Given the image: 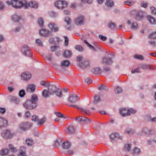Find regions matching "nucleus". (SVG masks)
Wrapping results in <instances>:
<instances>
[{
    "label": "nucleus",
    "instance_id": "f257e3e1",
    "mask_svg": "<svg viewBox=\"0 0 156 156\" xmlns=\"http://www.w3.org/2000/svg\"><path fill=\"white\" fill-rule=\"evenodd\" d=\"M78 96L75 94H71L69 96L68 99L69 103L67 105L69 106L74 108H76L80 110L82 114H83V113H85L87 114H90V112L89 110L82 108L79 107L75 104V103L78 101Z\"/></svg>",
    "mask_w": 156,
    "mask_h": 156
},
{
    "label": "nucleus",
    "instance_id": "f03ea898",
    "mask_svg": "<svg viewBox=\"0 0 156 156\" xmlns=\"http://www.w3.org/2000/svg\"><path fill=\"white\" fill-rule=\"evenodd\" d=\"M38 100L37 96L35 94H33L31 96L30 100L27 101L24 103V106L27 109H34L37 107V103Z\"/></svg>",
    "mask_w": 156,
    "mask_h": 156
},
{
    "label": "nucleus",
    "instance_id": "7ed1b4c3",
    "mask_svg": "<svg viewBox=\"0 0 156 156\" xmlns=\"http://www.w3.org/2000/svg\"><path fill=\"white\" fill-rule=\"evenodd\" d=\"M6 3L9 5H11L13 7L16 9L20 8L22 7H27L26 5V0H22L19 1L18 0H12L11 2L7 1Z\"/></svg>",
    "mask_w": 156,
    "mask_h": 156
},
{
    "label": "nucleus",
    "instance_id": "20e7f679",
    "mask_svg": "<svg viewBox=\"0 0 156 156\" xmlns=\"http://www.w3.org/2000/svg\"><path fill=\"white\" fill-rule=\"evenodd\" d=\"M77 60L79 62V65L82 68L84 69L89 65V62L87 60L84 59L81 56H79L77 57Z\"/></svg>",
    "mask_w": 156,
    "mask_h": 156
},
{
    "label": "nucleus",
    "instance_id": "39448f33",
    "mask_svg": "<svg viewBox=\"0 0 156 156\" xmlns=\"http://www.w3.org/2000/svg\"><path fill=\"white\" fill-rule=\"evenodd\" d=\"M14 135V133H12L9 129H6L3 130L1 133L2 136L6 140L12 138Z\"/></svg>",
    "mask_w": 156,
    "mask_h": 156
},
{
    "label": "nucleus",
    "instance_id": "423d86ee",
    "mask_svg": "<svg viewBox=\"0 0 156 156\" xmlns=\"http://www.w3.org/2000/svg\"><path fill=\"white\" fill-rule=\"evenodd\" d=\"M67 2L66 1L59 0L55 2V6L57 8L62 9L67 6Z\"/></svg>",
    "mask_w": 156,
    "mask_h": 156
},
{
    "label": "nucleus",
    "instance_id": "0eeeda50",
    "mask_svg": "<svg viewBox=\"0 0 156 156\" xmlns=\"http://www.w3.org/2000/svg\"><path fill=\"white\" fill-rule=\"evenodd\" d=\"M32 125V123L30 122H25L20 124L19 127L20 130L25 131L30 128Z\"/></svg>",
    "mask_w": 156,
    "mask_h": 156
},
{
    "label": "nucleus",
    "instance_id": "6e6552de",
    "mask_svg": "<svg viewBox=\"0 0 156 156\" xmlns=\"http://www.w3.org/2000/svg\"><path fill=\"white\" fill-rule=\"evenodd\" d=\"M76 121L80 123L89 124L91 122L90 120L88 118L82 116H79L76 118Z\"/></svg>",
    "mask_w": 156,
    "mask_h": 156
},
{
    "label": "nucleus",
    "instance_id": "1a4fd4ad",
    "mask_svg": "<svg viewBox=\"0 0 156 156\" xmlns=\"http://www.w3.org/2000/svg\"><path fill=\"white\" fill-rule=\"evenodd\" d=\"M21 51L24 55L30 57L32 55V53L30 51V47L27 45H24L22 47Z\"/></svg>",
    "mask_w": 156,
    "mask_h": 156
},
{
    "label": "nucleus",
    "instance_id": "9d476101",
    "mask_svg": "<svg viewBox=\"0 0 156 156\" xmlns=\"http://www.w3.org/2000/svg\"><path fill=\"white\" fill-rule=\"evenodd\" d=\"M48 26L52 31L57 32L59 30L58 27L55 23L53 22L49 23L48 25Z\"/></svg>",
    "mask_w": 156,
    "mask_h": 156
},
{
    "label": "nucleus",
    "instance_id": "9b49d317",
    "mask_svg": "<svg viewBox=\"0 0 156 156\" xmlns=\"http://www.w3.org/2000/svg\"><path fill=\"white\" fill-rule=\"evenodd\" d=\"M84 18L82 16H80L76 18L75 20V23L77 25H81L83 24Z\"/></svg>",
    "mask_w": 156,
    "mask_h": 156
},
{
    "label": "nucleus",
    "instance_id": "f8f14e48",
    "mask_svg": "<svg viewBox=\"0 0 156 156\" xmlns=\"http://www.w3.org/2000/svg\"><path fill=\"white\" fill-rule=\"evenodd\" d=\"M26 5L28 6L27 7H25V8L27 9L29 8H37L38 7V4L36 2H28L26 1Z\"/></svg>",
    "mask_w": 156,
    "mask_h": 156
},
{
    "label": "nucleus",
    "instance_id": "ddd939ff",
    "mask_svg": "<svg viewBox=\"0 0 156 156\" xmlns=\"http://www.w3.org/2000/svg\"><path fill=\"white\" fill-rule=\"evenodd\" d=\"M23 80H30L31 77V74L29 72H27L23 73L21 75Z\"/></svg>",
    "mask_w": 156,
    "mask_h": 156
},
{
    "label": "nucleus",
    "instance_id": "4468645a",
    "mask_svg": "<svg viewBox=\"0 0 156 156\" xmlns=\"http://www.w3.org/2000/svg\"><path fill=\"white\" fill-rule=\"evenodd\" d=\"M51 32L45 29H42L40 31V35L43 37H45L50 35Z\"/></svg>",
    "mask_w": 156,
    "mask_h": 156
},
{
    "label": "nucleus",
    "instance_id": "2eb2a0df",
    "mask_svg": "<svg viewBox=\"0 0 156 156\" xmlns=\"http://www.w3.org/2000/svg\"><path fill=\"white\" fill-rule=\"evenodd\" d=\"M48 90L50 92L51 95H53L55 94L58 88L55 85H49L48 87Z\"/></svg>",
    "mask_w": 156,
    "mask_h": 156
},
{
    "label": "nucleus",
    "instance_id": "dca6fc26",
    "mask_svg": "<svg viewBox=\"0 0 156 156\" xmlns=\"http://www.w3.org/2000/svg\"><path fill=\"white\" fill-rule=\"evenodd\" d=\"M7 125V120L5 118L0 117V128L6 126Z\"/></svg>",
    "mask_w": 156,
    "mask_h": 156
},
{
    "label": "nucleus",
    "instance_id": "f3484780",
    "mask_svg": "<svg viewBox=\"0 0 156 156\" xmlns=\"http://www.w3.org/2000/svg\"><path fill=\"white\" fill-rule=\"evenodd\" d=\"M119 112L120 114L122 116H129L128 109L124 108H122L120 110Z\"/></svg>",
    "mask_w": 156,
    "mask_h": 156
},
{
    "label": "nucleus",
    "instance_id": "a211bd4d",
    "mask_svg": "<svg viewBox=\"0 0 156 156\" xmlns=\"http://www.w3.org/2000/svg\"><path fill=\"white\" fill-rule=\"evenodd\" d=\"M35 89V86L33 84L28 85L26 91L29 93H33Z\"/></svg>",
    "mask_w": 156,
    "mask_h": 156
},
{
    "label": "nucleus",
    "instance_id": "6ab92c4d",
    "mask_svg": "<svg viewBox=\"0 0 156 156\" xmlns=\"http://www.w3.org/2000/svg\"><path fill=\"white\" fill-rule=\"evenodd\" d=\"M75 129L73 126H69L66 130V132L68 134H72L75 133Z\"/></svg>",
    "mask_w": 156,
    "mask_h": 156
},
{
    "label": "nucleus",
    "instance_id": "aec40b11",
    "mask_svg": "<svg viewBox=\"0 0 156 156\" xmlns=\"http://www.w3.org/2000/svg\"><path fill=\"white\" fill-rule=\"evenodd\" d=\"M113 62L112 59L110 58L104 57L103 58V62L108 64H110Z\"/></svg>",
    "mask_w": 156,
    "mask_h": 156
},
{
    "label": "nucleus",
    "instance_id": "412c9836",
    "mask_svg": "<svg viewBox=\"0 0 156 156\" xmlns=\"http://www.w3.org/2000/svg\"><path fill=\"white\" fill-rule=\"evenodd\" d=\"M70 65V62L69 60H64L61 62V66L62 67H65L69 66Z\"/></svg>",
    "mask_w": 156,
    "mask_h": 156
},
{
    "label": "nucleus",
    "instance_id": "4be33fe9",
    "mask_svg": "<svg viewBox=\"0 0 156 156\" xmlns=\"http://www.w3.org/2000/svg\"><path fill=\"white\" fill-rule=\"evenodd\" d=\"M153 131L152 130H147L146 129H143L142 130L141 134L144 135L146 134L148 135H150L152 133Z\"/></svg>",
    "mask_w": 156,
    "mask_h": 156
},
{
    "label": "nucleus",
    "instance_id": "5701e85b",
    "mask_svg": "<svg viewBox=\"0 0 156 156\" xmlns=\"http://www.w3.org/2000/svg\"><path fill=\"white\" fill-rule=\"evenodd\" d=\"M55 94L59 98H61L63 96L62 90L60 88H58Z\"/></svg>",
    "mask_w": 156,
    "mask_h": 156
},
{
    "label": "nucleus",
    "instance_id": "b1692460",
    "mask_svg": "<svg viewBox=\"0 0 156 156\" xmlns=\"http://www.w3.org/2000/svg\"><path fill=\"white\" fill-rule=\"evenodd\" d=\"M42 95L43 97L45 98H47L49 97L51 95L49 90H44L42 92Z\"/></svg>",
    "mask_w": 156,
    "mask_h": 156
},
{
    "label": "nucleus",
    "instance_id": "393cba45",
    "mask_svg": "<svg viewBox=\"0 0 156 156\" xmlns=\"http://www.w3.org/2000/svg\"><path fill=\"white\" fill-rule=\"evenodd\" d=\"M141 68L144 70H148L152 69V67L150 65L143 64L141 65Z\"/></svg>",
    "mask_w": 156,
    "mask_h": 156
},
{
    "label": "nucleus",
    "instance_id": "a878e982",
    "mask_svg": "<svg viewBox=\"0 0 156 156\" xmlns=\"http://www.w3.org/2000/svg\"><path fill=\"white\" fill-rule=\"evenodd\" d=\"M12 19L13 21L18 22L20 19L21 18L19 16L15 14L12 16Z\"/></svg>",
    "mask_w": 156,
    "mask_h": 156
},
{
    "label": "nucleus",
    "instance_id": "bb28decb",
    "mask_svg": "<svg viewBox=\"0 0 156 156\" xmlns=\"http://www.w3.org/2000/svg\"><path fill=\"white\" fill-rule=\"evenodd\" d=\"M101 101L100 98L99 96L96 95L94 97V99L93 102V103L96 104L99 102Z\"/></svg>",
    "mask_w": 156,
    "mask_h": 156
},
{
    "label": "nucleus",
    "instance_id": "cd10ccee",
    "mask_svg": "<svg viewBox=\"0 0 156 156\" xmlns=\"http://www.w3.org/2000/svg\"><path fill=\"white\" fill-rule=\"evenodd\" d=\"M119 137V134L117 133H114L111 134L110 136V139L112 140L115 139V138H118Z\"/></svg>",
    "mask_w": 156,
    "mask_h": 156
},
{
    "label": "nucleus",
    "instance_id": "c85d7f7f",
    "mask_svg": "<svg viewBox=\"0 0 156 156\" xmlns=\"http://www.w3.org/2000/svg\"><path fill=\"white\" fill-rule=\"evenodd\" d=\"M143 17V13L142 11L138 12L136 14L135 18L137 20L140 19Z\"/></svg>",
    "mask_w": 156,
    "mask_h": 156
},
{
    "label": "nucleus",
    "instance_id": "c756f323",
    "mask_svg": "<svg viewBox=\"0 0 156 156\" xmlns=\"http://www.w3.org/2000/svg\"><path fill=\"white\" fill-rule=\"evenodd\" d=\"M135 3V2L133 0H127L124 2V4L125 5L128 6H131L134 5Z\"/></svg>",
    "mask_w": 156,
    "mask_h": 156
},
{
    "label": "nucleus",
    "instance_id": "7c9ffc66",
    "mask_svg": "<svg viewBox=\"0 0 156 156\" xmlns=\"http://www.w3.org/2000/svg\"><path fill=\"white\" fill-rule=\"evenodd\" d=\"M70 146V144L68 142H66L63 143L62 147L64 149H68Z\"/></svg>",
    "mask_w": 156,
    "mask_h": 156
},
{
    "label": "nucleus",
    "instance_id": "2f4dec72",
    "mask_svg": "<svg viewBox=\"0 0 156 156\" xmlns=\"http://www.w3.org/2000/svg\"><path fill=\"white\" fill-rule=\"evenodd\" d=\"M62 142V140L60 139L56 140L54 141V146L55 147H57L61 144Z\"/></svg>",
    "mask_w": 156,
    "mask_h": 156
},
{
    "label": "nucleus",
    "instance_id": "473e14b6",
    "mask_svg": "<svg viewBox=\"0 0 156 156\" xmlns=\"http://www.w3.org/2000/svg\"><path fill=\"white\" fill-rule=\"evenodd\" d=\"M148 20L151 24H155L156 23V21L155 19L153 17L150 16H148L147 17Z\"/></svg>",
    "mask_w": 156,
    "mask_h": 156
},
{
    "label": "nucleus",
    "instance_id": "72a5a7b5",
    "mask_svg": "<svg viewBox=\"0 0 156 156\" xmlns=\"http://www.w3.org/2000/svg\"><path fill=\"white\" fill-rule=\"evenodd\" d=\"M64 56L66 58H68L72 55L71 52L69 50H66L64 53Z\"/></svg>",
    "mask_w": 156,
    "mask_h": 156
},
{
    "label": "nucleus",
    "instance_id": "f704fd0d",
    "mask_svg": "<svg viewBox=\"0 0 156 156\" xmlns=\"http://www.w3.org/2000/svg\"><path fill=\"white\" fill-rule=\"evenodd\" d=\"M132 152L133 154H140L141 153L140 150L136 147L133 150Z\"/></svg>",
    "mask_w": 156,
    "mask_h": 156
},
{
    "label": "nucleus",
    "instance_id": "c9c22d12",
    "mask_svg": "<svg viewBox=\"0 0 156 156\" xmlns=\"http://www.w3.org/2000/svg\"><path fill=\"white\" fill-rule=\"evenodd\" d=\"M9 151L7 149H2L0 152V154L2 156H4L7 154L9 152Z\"/></svg>",
    "mask_w": 156,
    "mask_h": 156
},
{
    "label": "nucleus",
    "instance_id": "e433bc0d",
    "mask_svg": "<svg viewBox=\"0 0 156 156\" xmlns=\"http://www.w3.org/2000/svg\"><path fill=\"white\" fill-rule=\"evenodd\" d=\"M106 4L108 7H112L114 5V2L112 0H106Z\"/></svg>",
    "mask_w": 156,
    "mask_h": 156
},
{
    "label": "nucleus",
    "instance_id": "4c0bfd02",
    "mask_svg": "<svg viewBox=\"0 0 156 156\" xmlns=\"http://www.w3.org/2000/svg\"><path fill=\"white\" fill-rule=\"evenodd\" d=\"M83 42L90 49H92L94 51H96V50L94 47L92 45L89 44L87 41L84 40Z\"/></svg>",
    "mask_w": 156,
    "mask_h": 156
},
{
    "label": "nucleus",
    "instance_id": "58836bf2",
    "mask_svg": "<svg viewBox=\"0 0 156 156\" xmlns=\"http://www.w3.org/2000/svg\"><path fill=\"white\" fill-rule=\"evenodd\" d=\"M92 73L94 74L100 73L101 72V70L99 68H94L92 70Z\"/></svg>",
    "mask_w": 156,
    "mask_h": 156
},
{
    "label": "nucleus",
    "instance_id": "ea45409f",
    "mask_svg": "<svg viewBox=\"0 0 156 156\" xmlns=\"http://www.w3.org/2000/svg\"><path fill=\"white\" fill-rule=\"evenodd\" d=\"M46 120V118L45 117L43 118L40 120H38V121H37V125L40 126L41 125L45 122Z\"/></svg>",
    "mask_w": 156,
    "mask_h": 156
},
{
    "label": "nucleus",
    "instance_id": "a19ab883",
    "mask_svg": "<svg viewBox=\"0 0 156 156\" xmlns=\"http://www.w3.org/2000/svg\"><path fill=\"white\" fill-rule=\"evenodd\" d=\"M26 142L27 144L29 146H32L34 144L32 140L29 138L26 140Z\"/></svg>",
    "mask_w": 156,
    "mask_h": 156
},
{
    "label": "nucleus",
    "instance_id": "79ce46f5",
    "mask_svg": "<svg viewBox=\"0 0 156 156\" xmlns=\"http://www.w3.org/2000/svg\"><path fill=\"white\" fill-rule=\"evenodd\" d=\"M41 85L45 87H48L49 86L50 83L48 81L46 82L44 81H41L40 82Z\"/></svg>",
    "mask_w": 156,
    "mask_h": 156
},
{
    "label": "nucleus",
    "instance_id": "37998d69",
    "mask_svg": "<svg viewBox=\"0 0 156 156\" xmlns=\"http://www.w3.org/2000/svg\"><path fill=\"white\" fill-rule=\"evenodd\" d=\"M149 39H156V32L150 34L148 36Z\"/></svg>",
    "mask_w": 156,
    "mask_h": 156
},
{
    "label": "nucleus",
    "instance_id": "c03bdc74",
    "mask_svg": "<svg viewBox=\"0 0 156 156\" xmlns=\"http://www.w3.org/2000/svg\"><path fill=\"white\" fill-rule=\"evenodd\" d=\"M122 88L119 87H116L115 89V92L116 94H118L122 92Z\"/></svg>",
    "mask_w": 156,
    "mask_h": 156
},
{
    "label": "nucleus",
    "instance_id": "a18cd8bd",
    "mask_svg": "<svg viewBox=\"0 0 156 156\" xmlns=\"http://www.w3.org/2000/svg\"><path fill=\"white\" fill-rule=\"evenodd\" d=\"M131 147V145L129 144H125L124 147V150L125 151H129Z\"/></svg>",
    "mask_w": 156,
    "mask_h": 156
},
{
    "label": "nucleus",
    "instance_id": "49530a36",
    "mask_svg": "<svg viewBox=\"0 0 156 156\" xmlns=\"http://www.w3.org/2000/svg\"><path fill=\"white\" fill-rule=\"evenodd\" d=\"M38 23L40 26H43L44 23V21L43 19L41 17L38 20Z\"/></svg>",
    "mask_w": 156,
    "mask_h": 156
},
{
    "label": "nucleus",
    "instance_id": "de8ad7c7",
    "mask_svg": "<svg viewBox=\"0 0 156 156\" xmlns=\"http://www.w3.org/2000/svg\"><path fill=\"white\" fill-rule=\"evenodd\" d=\"M75 48L79 51H82L83 50V48L80 45H77L76 46Z\"/></svg>",
    "mask_w": 156,
    "mask_h": 156
},
{
    "label": "nucleus",
    "instance_id": "09e8293b",
    "mask_svg": "<svg viewBox=\"0 0 156 156\" xmlns=\"http://www.w3.org/2000/svg\"><path fill=\"white\" fill-rule=\"evenodd\" d=\"M55 114L56 115V116L59 117V118H63L64 119H66L67 118V116L66 115H64L63 114H61L60 113H59L58 112H56Z\"/></svg>",
    "mask_w": 156,
    "mask_h": 156
},
{
    "label": "nucleus",
    "instance_id": "8fccbe9b",
    "mask_svg": "<svg viewBox=\"0 0 156 156\" xmlns=\"http://www.w3.org/2000/svg\"><path fill=\"white\" fill-rule=\"evenodd\" d=\"M128 113H129V115L131 114H133L136 113V110L133 108H130L128 109Z\"/></svg>",
    "mask_w": 156,
    "mask_h": 156
},
{
    "label": "nucleus",
    "instance_id": "3c124183",
    "mask_svg": "<svg viewBox=\"0 0 156 156\" xmlns=\"http://www.w3.org/2000/svg\"><path fill=\"white\" fill-rule=\"evenodd\" d=\"M148 5V3L147 2H142L140 4V6L141 7L144 8H147V7Z\"/></svg>",
    "mask_w": 156,
    "mask_h": 156
},
{
    "label": "nucleus",
    "instance_id": "603ef678",
    "mask_svg": "<svg viewBox=\"0 0 156 156\" xmlns=\"http://www.w3.org/2000/svg\"><path fill=\"white\" fill-rule=\"evenodd\" d=\"M49 15L51 17H55L57 16L58 15L57 13H55L54 12L51 11L49 12Z\"/></svg>",
    "mask_w": 156,
    "mask_h": 156
},
{
    "label": "nucleus",
    "instance_id": "864d4df0",
    "mask_svg": "<svg viewBox=\"0 0 156 156\" xmlns=\"http://www.w3.org/2000/svg\"><path fill=\"white\" fill-rule=\"evenodd\" d=\"M134 57L135 58L140 60L144 59V58L143 56L140 55H136L134 56Z\"/></svg>",
    "mask_w": 156,
    "mask_h": 156
},
{
    "label": "nucleus",
    "instance_id": "5fc2aeb1",
    "mask_svg": "<svg viewBox=\"0 0 156 156\" xmlns=\"http://www.w3.org/2000/svg\"><path fill=\"white\" fill-rule=\"evenodd\" d=\"M134 132V131L133 129H127L125 131V133L128 134H132Z\"/></svg>",
    "mask_w": 156,
    "mask_h": 156
},
{
    "label": "nucleus",
    "instance_id": "6e6d98bb",
    "mask_svg": "<svg viewBox=\"0 0 156 156\" xmlns=\"http://www.w3.org/2000/svg\"><path fill=\"white\" fill-rule=\"evenodd\" d=\"M131 28L132 29H136L138 28V25L136 23H133L131 25Z\"/></svg>",
    "mask_w": 156,
    "mask_h": 156
},
{
    "label": "nucleus",
    "instance_id": "4d7b16f0",
    "mask_svg": "<svg viewBox=\"0 0 156 156\" xmlns=\"http://www.w3.org/2000/svg\"><path fill=\"white\" fill-rule=\"evenodd\" d=\"M108 27L111 29H114L115 27V25L114 23L110 22L108 24Z\"/></svg>",
    "mask_w": 156,
    "mask_h": 156
},
{
    "label": "nucleus",
    "instance_id": "13d9d810",
    "mask_svg": "<svg viewBox=\"0 0 156 156\" xmlns=\"http://www.w3.org/2000/svg\"><path fill=\"white\" fill-rule=\"evenodd\" d=\"M9 147L12 152H15L16 151V148L11 144L9 145Z\"/></svg>",
    "mask_w": 156,
    "mask_h": 156
},
{
    "label": "nucleus",
    "instance_id": "bf43d9fd",
    "mask_svg": "<svg viewBox=\"0 0 156 156\" xmlns=\"http://www.w3.org/2000/svg\"><path fill=\"white\" fill-rule=\"evenodd\" d=\"M9 147L12 152H15L16 151V148L11 144L9 145Z\"/></svg>",
    "mask_w": 156,
    "mask_h": 156
},
{
    "label": "nucleus",
    "instance_id": "052dcab7",
    "mask_svg": "<svg viewBox=\"0 0 156 156\" xmlns=\"http://www.w3.org/2000/svg\"><path fill=\"white\" fill-rule=\"evenodd\" d=\"M39 118L36 115H34L32 116V120L35 122H37L38 121Z\"/></svg>",
    "mask_w": 156,
    "mask_h": 156
},
{
    "label": "nucleus",
    "instance_id": "680f3d73",
    "mask_svg": "<svg viewBox=\"0 0 156 156\" xmlns=\"http://www.w3.org/2000/svg\"><path fill=\"white\" fill-rule=\"evenodd\" d=\"M65 21L66 23L67 24H70L71 22V19L68 17H66L65 19Z\"/></svg>",
    "mask_w": 156,
    "mask_h": 156
},
{
    "label": "nucleus",
    "instance_id": "e2e57ef3",
    "mask_svg": "<svg viewBox=\"0 0 156 156\" xmlns=\"http://www.w3.org/2000/svg\"><path fill=\"white\" fill-rule=\"evenodd\" d=\"M25 94V91L24 90H21L19 93V95L21 97H23L24 96Z\"/></svg>",
    "mask_w": 156,
    "mask_h": 156
},
{
    "label": "nucleus",
    "instance_id": "0e129e2a",
    "mask_svg": "<svg viewBox=\"0 0 156 156\" xmlns=\"http://www.w3.org/2000/svg\"><path fill=\"white\" fill-rule=\"evenodd\" d=\"M151 12L152 14L156 15V9L154 7H151Z\"/></svg>",
    "mask_w": 156,
    "mask_h": 156
},
{
    "label": "nucleus",
    "instance_id": "69168bd1",
    "mask_svg": "<svg viewBox=\"0 0 156 156\" xmlns=\"http://www.w3.org/2000/svg\"><path fill=\"white\" fill-rule=\"evenodd\" d=\"M10 98L11 99L15 102L16 103H18L19 101L16 97L11 96Z\"/></svg>",
    "mask_w": 156,
    "mask_h": 156
},
{
    "label": "nucleus",
    "instance_id": "338daca9",
    "mask_svg": "<svg viewBox=\"0 0 156 156\" xmlns=\"http://www.w3.org/2000/svg\"><path fill=\"white\" fill-rule=\"evenodd\" d=\"M36 43L39 46H42V43L41 40L39 39H37L36 40Z\"/></svg>",
    "mask_w": 156,
    "mask_h": 156
},
{
    "label": "nucleus",
    "instance_id": "774afa93",
    "mask_svg": "<svg viewBox=\"0 0 156 156\" xmlns=\"http://www.w3.org/2000/svg\"><path fill=\"white\" fill-rule=\"evenodd\" d=\"M139 72H140V69L139 68H137L136 69H135L134 70L131 71V73L133 74Z\"/></svg>",
    "mask_w": 156,
    "mask_h": 156
}]
</instances>
